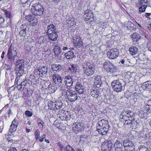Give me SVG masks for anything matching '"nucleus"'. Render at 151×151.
<instances>
[{
  "mask_svg": "<svg viewBox=\"0 0 151 151\" xmlns=\"http://www.w3.org/2000/svg\"><path fill=\"white\" fill-rule=\"evenodd\" d=\"M8 151H17L16 148L11 146L8 150Z\"/></svg>",
  "mask_w": 151,
  "mask_h": 151,
  "instance_id": "53",
  "label": "nucleus"
},
{
  "mask_svg": "<svg viewBox=\"0 0 151 151\" xmlns=\"http://www.w3.org/2000/svg\"><path fill=\"white\" fill-rule=\"evenodd\" d=\"M35 138L36 141H37L39 139L40 137V132L38 130H35Z\"/></svg>",
  "mask_w": 151,
  "mask_h": 151,
  "instance_id": "40",
  "label": "nucleus"
},
{
  "mask_svg": "<svg viewBox=\"0 0 151 151\" xmlns=\"http://www.w3.org/2000/svg\"><path fill=\"white\" fill-rule=\"evenodd\" d=\"M67 151H75L70 145H67L66 147Z\"/></svg>",
  "mask_w": 151,
  "mask_h": 151,
  "instance_id": "50",
  "label": "nucleus"
},
{
  "mask_svg": "<svg viewBox=\"0 0 151 151\" xmlns=\"http://www.w3.org/2000/svg\"><path fill=\"white\" fill-rule=\"evenodd\" d=\"M111 86L113 90L118 92H121L122 89V84L119 80H114L111 83Z\"/></svg>",
  "mask_w": 151,
  "mask_h": 151,
  "instance_id": "6",
  "label": "nucleus"
},
{
  "mask_svg": "<svg viewBox=\"0 0 151 151\" xmlns=\"http://www.w3.org/2000/svg\"><path fill=\"white\" fill-rule=\"evenodd\" d=\"M61 48L58 44H56L53 47V50L55 54L56 55H58L61 52Z\"/></svg>",
  "mask_w": 151,
  "mask_h": 151,
  "instance_id": "28",
  "label": "nucleus"
},
{
  "mask_svg": "<svg viewBox=\"0 0 151 151\" xmlns=\"http://www.w3.org/2000/svg\"><path fill=\"white\" fill-rule=\"evenodd\" d=\"M61 86L60 90L62 92V96H65L66 94V91L68 86L64 83Z\"/></svg>",
  "mask_w": 151,
  "mask_h": 151,
  "instance_id": "30",
  "label": "nucleus"
},
{
  "mask_svg": "<svg viewBox=\"0 0 151 151\" xmlns=\"http://www.w3.org/2000/svg\"><path fill=\"white\" fill-rule=\"evenodd\" d=\"M132 40L133 42L135 43L137 42L140 38V35L136 33H134L131 35Z\"/></svg>",
  "mask_w": 151,
  "mask_h": 151,
  "instance_id": "26",
  "label": "nucleus"
},
{
  "mask_svg": "<svg viewBox=\"0 0 151 151\" xmlns=\"http://www.w3.org/2000/svg\"><path fill=\"white\" fill-rule=\"evenodd\" d=\"M39 73L40 76L41 75L44 76L47 74L48 71L47 68L45 66L39 67Z\"/></svg>",
  "mask_w": 151,
  "mask_h": 151,
  "instance_id": "24",
  "label": "nucleus"
},
{
  "mask_svg": "<svg viewBox=\"0 0 151 151\" xmlns=\"http://www.w3.org/2000/svg\"><path fill=\"white\" fill-rule=\"evenodd\" d=\"M23 80L24 81L21 83H20V82L19 81V83H20L21 84L22 86L24 88L26 85L27 84V81L25 79V80L24 79Z\"/></svg>",
  "mask_w": 151,
  "mask_h": 151,
  "instance_id": "48",
  "label": "nucleus"
},
{
  "mask_svg": "<svg viewBox=\"0 0 151 151\" xmlns=\"http://www.w3.org/2000/svg\"><path fill=\"white\" fill-rule=\"evenodd\" d=\"M144 103L145 105H146L145 107L148 108L149 107V108H150V106L151 107V100L148 101L147 102L146 101ZM150 109V108H149V109Z\"/></svg>",
  "mask_w": 151,
  "mask_h": 151,
  "instance_id": "45",
  "label": "nucleus"
},
{
  "mask_svg": "<svg viewBox=\"0 0 151 151\" xmlns=\"http://www.w3.org/2000/svg\"><path fill=\"white\" fill-rule=\"evenodd\" d=\"M99 90L92 89L91 92V94L94 97H97L99 96Z\"/></svg>",
  "mask_w": 151,
  "mask_h": 151,
  "instance_id": "32",
  "label": "nucleus"
},
{
  "mask_svg": "<svg viewBox=\"0 0 151 151\" xmlns=\"http://www.w3.org/2000/svg\"><path fill=\"white\" fill-rule=\"evenodd\" d=\"M132 113L129 110H124L121 112L120 116V121L123 122L122 119H127L128 118H131L132 117Z\"/></svg>",
  "mask_w": 151,
  "mask_h": 151,
  "instance_id": "11",
  "label": "nucleus"
},
{
  "mask_svg": "<svg viewBox=\"0 0 151 151\" xmlns=\"http://www.w3.org/2000/svg\"><path fill=\"white\" fill-rule=\"evenodd\" d=\"M24 62L23 60H18L16 64L17 70H18L17 78V80L23 77L22 75L24 73Z\"/></svg>",
  "mask_w": 151,
  "mask_h": 151,
  "instance_id": "2",
  "label": "nucleus"
},
{
  "mask_svg": "<svg viewBox=\"0 0 151 151\" xmlns=\"http://www.w3.org/2000/svg\"><path fill=\"white\" fill-rule=\"evenodd\" d=\"M51 68L53 71H59L62 69V65L58 64H53L52 65Z\"/></svg>",
  "mask_w": 151,
  "mask_h": 151,
  "instance_id": "25",
  "label": "nucleus"
},
{
  "mask_svg": "<svg viewBox=\"0 0 151 151\" xmlns=\"http://www.w3.org/2000/svg\"><path fill=\"white\" fill-rule=\"evenodd\" d=\"M48 88L50 92H54L57 89V87L54 85L50 84L48 86Z\"/></svg>",
  "mask_w": 151,
  "mask_h": 151,
  "instance_id": "33",
  "label": "nucleus"
},
{
  "mask_svg": "<svg viewBox=\"0 0 151 151\" xmlns=\"http://www.w3.org/2000/svg\"><path fill=\"white\" fill-rule=\"evenodd\" d=\"M49 38L50 40L55 41L58 38V35L56 33V31L53 32L47 33Z\"/></svg>",
  "mask_w": 151,
  "mask_h": 151,
  "instance_id": "22",
  "label": "nucleus"
},
{
  "mask_svg": "<svg viewBox=\"0 0 151 151\" xmlns=\"http://www.w3.org/2000/svg\"><path fill=\"white\" fill-rule=\"evenodd\" d=\"M139 148V151H146L147 150V148L145 146H140Z\"/></svg>",
  "mask_w": 151,
  "mask_h": 151,
  "instance_id": "49",
  "label": "nucleus"
},
{
  "mask_svg": "<svg viewBox=\"0 0 151 151\" xmlns=\"http://www.w3.org/2000/svg\"><path fill=\"white\" fill-rule=\"evenodd\" d=\"M108 58L111 59L116 58L119 55V51L117 49L113 48L110 49L107 53Z\"/></svg>",
  "mask_w": 151,
  "mask_h": 151,
  "instance_id": "10",
  "label": "nucleus"
},
{
  "mask_svg": "<svg viewBox=\"0 0 151 151\" xmlns=\"http://www.w3.org/2000/svg\"><path fill=\"white\" fill-rule=\"evenodd\" d=\"M81 38L79 36H76L73 39V44H75L78 42H81Z\"/></svg>",
  "mask_w": 151,
  "mask_h": 151,
  "instance_id": "39",
  "label": "nucleus"
},
{
  "mask_svg": "<svg viewBox=\"0 0 151 151\" xmlns=\"http://www.w3.org/2000/svg\"><path fill=\"white\" fill-rule=\"evenodd\" d=\"M46 135L44 134L42 135L41 137H40L39 138V141L40 142H42L43 141L44 139L45 138Z\"/></svg>",
  "mask_w": 151,
  "mask_h": 151,
  "instance_id": "51",
  "label": "nucleus"
},
{
  "mask_svg": "<svg viewBox=\"0 0 151 151\" xmlns=\"http://www.w3.org/2000/svg\"><path fill=\"white\" fill-rule=\"evenodd\" d=\"M93 77L94 86L97 88L100 87L102 83L101 76H96Z\"/></svg>",
  "mask_w": 151,
  "mask_h": 151,
  "instance_id": "16",
  "label": "nucleus"
},
{
  "mask_svg": "<svg viewBox=\"0 0 151 151\" xmlns=\"http://www.w3.org/2000/svg\"><path fill=\"white\" fill-rule=\"evenodd\" d=\"M52 79L53 82L56 83L60 84L62 82L61 77V76L58 74H54L52 75Z\"/></svg>",
  "mask_w": 151,
  "mask_h": 151,
  "instance_id": "19",
  "label": "nucleus"
},
{
  "mask_svg": "<svg viewBox=\"0 0 151 151\" xmlns=\"http://www.w3.org/2000/svg\"><path fill=\"white\" fill-rule=\"evenodd\" d=\"M114 146L115 148V151H123V147L122 144L118 142H117L115 143Z\"/></svg>",
  "mask_w": 151,
  "mask_h": 151,
  "instance_id": "23",
  "label": "nucleus"
},
{
  "mask_svg": "<svg viewBox=\"0 0 151 151\" xmlns=\"http://www.w3.org/2000/svg\"><path fill=\"white\" fill-rule=\"evenodd\" d=\"M74 45L75 47L78 48H80L83 45L82 42L74 44Z\"/></svg>",
  "mask_w": 151,
  "mask_h": 151,
  "instance_id": "46",
  "label": "nucleus"
},
{
  "mask_svg": "<svg viewBox=\"0 0 151 151\" xmlns=\"http://www.w3.org/2000/svg\"><path fill=\"white\" fill-rule=\"evenodd\" d=\"M103 68L106 70L111 72H114L116 71V67L110 62L107 61L104 63Z\"/></svg>",
  "mask_w": 151,
  "mask_h": 151,
  "instance_id": "9",
  "label": "nucleus"
},
{
  "mask_svg": "<svg viewBox=\"0 0 151 151\" xmlns=\"http://www.w3.org/2000/svg\"><path fill=\"white\" fill-rule=\"evenodd\" d=\"M147 149H149L150 150H151V142H149L148 143L147 145Z\"/></svg>",
  "mask_w": 151,
  "mask_h": 151,
  "instance_id": "55",
  "label": "nucleus"
},
{
  "mask_svg": "<svg viewBox=\"0 0 151 151\" xmlns=\"http://www.w3.org/2000/svg\"><path fill=\"white\" fill-rule=\"evenodd\" d=\"M29 0H21V2L23 4L26 3Z\"/></svg>",
  "mask_w": 151,
  "mask_h": 151,
  "instance_id": "60",
  "label": "nucleus"
},
{
  "mask_svg": "<svg viewBox=\"0 0 151 151\" xmlns=\"http://www.w3.org/2000/svg\"><path fill=\"white\" fill-rule=\"evenodd\" d=\"M38 125L40 128L42 129L43 127L42 124L41 122L38 124Z\"/></svg>",
  "mask_w": 151,
  "mask_h": 151,
  "instance_id": "59",
  "label": "nucleus"
},
{
  "mask_svg": "<svg viewBox=\"0 0 151 151\" xmlns=\"http://www.w3.org/2000/svg\"><path fill=\"white\" fill-rule=\"evenodd\" d=\"M7 55L11 56H15L17 57V52L15 49L13 47L12 45H11L8 51Z\"/></svg>",
  "mask_w": 151,
  "mask_h": 151,
  "instance_id": "21",
  "label": "nucleus"
},
{
  "mask_svg": "<svg viewBox=\"0 0 151 151\" xmlns=\"http://www.w3.org/2000/svg\"><path fill=\"white\" fill-rule=\"evenodd\" d=\"M4 66L5 68L7 70H9L10 68V66L6 64H5Z\"/></svg>",
  "mask_w": 151,
  "mask_h": 151,
  "instance_id": "54",
  "label": "nucleus"
},
{
  "mask_svg": "<svg viewBox=\"0 0 151 151\" xmlns=\"http://www.w3.org/2000/svg\"><path fill=\"white\" fill-rule=\"evenodd\" d=\"M39 67L38 68V69H35L34 70V72L35 73L36 72L37 73V72H38L39 73Z\"/></svg>",
  "mask_w": 151,
  "mask_h": 151,
  "instance_id": "62",
  "label": "nucleus"
},
{
  "mask_svg": "<svg viewBox=\"0 0 151 151\" xmlns=\"http://www.w3.org/2000/svg\"><path fill=\"white\" fill-rule=\"evenodd\" d=\"M150 14L149 13H146L145 14V16L147 17L148 16H150Z\"/></svg>",
  "mask_w": 151,
  "mask_h": 151,
  "instance_id": "64",
  "label": "nucleus"
},
{
  "mask_svg": "<svg viewBox=\"0 0 151 151\" xmlns=\"http://www.w3.org/2000/svg\"><path fill=\"white\" fill-rule=\"evenodd\" d=\"M123 145L125 151H135L134 143L129 139H126L123 142Z\"/></svg>",
  "mask_w": 151,
  "mask_h": 151,
  "instance_id": "5",
  "label": "nucleus"
},
{
  "mask_svg": "<svg viewBox=\"0 0 151 151\" xmlns=\"http://www.w3.org/2000/svg\"><path fill=\"white\" fill-rule=\"evenodd\" d=\"M75 85V88L76 91L80 94H82L84 92L83 87L79 82L76 81L74 83Z\"/></svg>",
  "mask_w": 151,
  "mask_h": 151,
  "instance_id": "18",
  "label": "nucleus"
},
{
  "mask_svg": "<svg viewBox=\"0 0 151 151\" xmlns=\"http://www.w3.org/2000/svg\"><path fill=\"white\" fill-rule=\"evenodd\" d=\"M31 11L34 15L41 16L43 14L44 9L42 5L40 4H35L32 6Z\"/></svg>",
  "mask_w": 151,
  "mask_h": 151,
  "instance_id": "3",
  "label": "nucleus"
},
{
  "mask_svg": "<svg viewBox=\"0 0 151 151\" xmlns=\"http://www.w3.org/2000/svg\"><path fill=\"white\" fill-rule=\"evenodd\" d=\"M18 122L16 118H14L12 121V124L10 126L9 131L11 133L15 131L18 125Z\"/></svg>",
  "mask_w": 151,
  "mask_h": 151,
  "instance_id": "15",
  "label": "nucleus"
},
{
  "mask_svg": "<svg viewBox=\"0 0 151 151\" xmlns=\"http://www.w3.org/2000/svg\"><path fill=\"white\" fill-rule=\"evenodd\" d=\"M48 106L49 107V108L50 109L52 110L53 109H54V106L52 105V104L51 105V104H49L48 105Z\"/></svg>",
  "mask_w": 151,
  "mask_h": 151,
  "instance_id": "56",
  "label": "nucleus"
},
{
  "mask_svg": "<svg viewBox=\"0 0 151 151\" xmlns=\"http://www.w3.org/2000/svg\"><path fill=\"white\" fill-rule=\"evenodd\" d=\"M52 105L54 106V110H56L61 109L62 107V104L61 102H58L55 104H52Z\"/></svg>",
  "mask_w": 151,
  "mask_h": 151,
  "instance_id": "35",
  "label": "nucleus"
},
{
  "mask_svg": "<svg viewBox=\"0 0 151 151\" xmlns=\"http://www.w3.org/2000/svg\"><path fill=\"white\" fill-rule=\"evenodd\" d=\"M20 79H21V78H20V79H19V80L18 79V80H17V81H20ZM17 79V78L16 79V80ZM17 88L19 89V90L20 91H22L24 89V87H23L22 86V85H21V84L20 83H20L19 84H18V82H17Z\"/></svg>",
  "mask_w": 151,
  "mask_h": 151,
  "instance_id": "41",
  "label": "nucleus"
},
{
  "mask_svg": "<svg viewBox=\"0 0 151 151\" xmlns=\"http://www.w3.org/2000/svg\"><path fill=\"white\" fill-rule=\"evenodd\" d=\"M129 51L132 55H134L137 53L138 52V49L136 47L132 46L129 48Z\"/></svg>",
  "mask_w": 151,
  "mask_h": 151,
  "instance_id": "29",
  "label": "nucleus"
},
{
  "mask_svg": "<svg viewBox=\"0 0 151 151\" xmlns=\"http://www.w3.org/2000/svg\"><path fill=\"white\" fill-rule=\"evenodd\" d=\"M77 65H72L69 68L71 72L72 73H75L77 70Z\"/></svg>",
  "mask_w": 151,
  "mask_h": 151,
  "instance_id": "34",
  "label": "nucleus"
},
{
  "mask_svg": "<svg viewBox=\"0 0 151 151\" xmlns=\"http://www.w3.org/2000/svg\"><path fill=\"white\" fill-rule=\"evenodd\" d=\"M96 126L98 131L102 135L106 134L109 128L107 121L104 119L99 121Z\"/></svg>",
  "mask_w": 151,
  "mask_h": 151,
  "instance_id": "1",
  "label": "nucleus"
},
{
  "mask_svg": "<svg viewBox=\"0 0 151 151\" xmlns=\"http://www.w3.org/2000/svg\"><path fill=\"white\" fill-rule=\"evenodd\" d=\"M147 7L146 5H144L142 6L139 7V11L140 13H142L144 12Z\"/></svg>",
  "mask_w": 151,
  "mask_h": 151,
  "instance_id": "43",
  "label": "nucleus"
},
{
  "mask_svg": "<svg viewBox=\"0 0 151 151\" xmlns=\"http://www.w3.org/2000/svg\"><path fill=\"white\" fill-rule=\"evenodd\" d=\"M60 118L62 120H66V114L63 113L62 114L60 115Z\"/></svg>",
  "mask_w": 151,
  "mask_h": 151,
  "instance_id": "47",
  "label": "nucleus"
},
{
  "mask_svg": "<svg viewBox=\"0 0 151 151\" xmlns=\"http://www.w3.org/2000/svg\"><path fill=\"white\" fill-rule=\"evenodd\" d=\"M66 121L69 120L71 118V115L70 114H68L67 115H66Z\"/></svg>",
  "mask_w": 151,
  "mask_h": 151,
  "instance_id": "52",
  "label": "nucleus"
},
{
  "mask_svg": "<svg viewBox=\"0 0 151 151\" xmlns=\"http://www.w3.org/2000/svg\"><path fill=\"white\" fill-rule=\"evenodd\" d=\"M68 99L71 102L77 100L78 98L76 92L70 89L68 90L66 94Z\"/></svg>",
  "mask_w": 151,
  "mask_h": 151,
  "instance_id": "7",
  "label": "nucleus"
},
{
  "mask_svg": "<svg viewBox=\"0 0 151 151\" xmlns=\"http://www.w3.org/2000/svg\"><path fill=\"white\" fill-rule=\"evenodd\" d=\"M84 73L88 76H91L93 75L95 70L94 66L90 64L86 65L83 67Z\"/></svg>",
  "mask_w": 151,
  "mask_h": 151,
  "instance_id": "4",
  "label": "nucleus"
},
{
  "mask_svg": "<svg viewBox=\"0 0 151 151\" xmlns=\"http://www.w3.org/2000/svg\"><path fill=\"white\" fill-rule=\"evenodd\" d=\"M64 55L68 59H72L74 56V54L72 51H69L67 53H65Z\"/></svg>",
  "mask_w": 151,
  "mask_h": 151,
  "instance_id": "31",
  "label": "nucleus"
},
{
  "mask_svg": "<svg viewBox=\"0 0 151 151\" xmlns=\"http://www.w3.org/2000/svg\"><path fill=\"white\" fill-rule=\"evenodd\" d=\"M68 49V48L67 47H63V50L64 51L67 50Z\"/></svg>",
  "mask_w": 151,
  "mask_h": 151,
  "instance_id": "61",
  "label": "nucleus"
},
{
  "mask_svg": "<svg viewBox=\"0 0 151 151\" xmlns=\"http://www.w3.org/2000/svg\"><path fill=\"white\" fill-rule=\"evenodd\" d=\"M4 12L7 17L10 18L12 17V15L10 11L5 10Z\"/></svg>",
  "mask_w": 151,
  "mask_h": 151,
  "instance_id": "42",
  "label": "nucleus"
},
{
  "mask_svg": "<svg viewBox=\"0 0 151 151\" xmlns=\"http://www.w3.org/2000/svg\"><path fill=\"white\" fill-rule=\"evenodd\" d=\"M26 19L29 22H30L31 25L33 26L36 25L38 22L37 18L33 15H29L26 16Z\"/></svg>",
  "mask_w": 151,
  "mask_h": 151,
  "instance_id": "13",
  "label": "nucleus"
},
{
  "mask_svg": "<svg viewBox=\"0 0 151 151\" xmlns=\"http://www.w3.org/2000/svg\"><path fill=\"white\" fill-rule=\"evenodd\" d=\"M150 113L149 107H145L139 111L138 115L141 118H145Z\"/></svg>",
  "mask_w": 151,
  "mask_h": 151,
  "instance_id": "14",
  "label": "nucleus"
},
{
  "mask_svg": "<svg viewBox=\"0 0 151 151\" xmlns=\"http://www.w3.org/2000/svg\"><path fill=\"white\" fill-rule=\"evenodd\" d=\"M145 87L146 89H151V82L150 81H147L144 83L143 87Z\"/></svg>",
  "mask_w": 151,
  "mask_h": 151,
  "instance_id": "36",
  "label": "nucleus"
},
{
  "mask_svg": "<svg viewBox=\"0 0 151 151\" xmlns=\"http://www.w3.org/2000/svg\"><path fill=\"white\" fill-rule=\"evenodd\" d=\"M113 144L109 139L105 140L101 146L102 151H110L111 150Z\"/></svg>",
  "mask_w": 151,
  "mask_h": 151,
  "instance_id": "8",
  "label": "nucleus"
},
{
  "mask_svg": "<svg viewBox=\"0 0 151 151\" xmlns=\"http://www.w3.org/2000/svg\"><path fill=\"white\" fill-rule=\"evenodd\" d=\"M17 57L16 55L12 56L7 55V57L9 59V60L12 63L14 62V60L17 58Z\"/></svg>",
  "mask_w": 151,
  "mask_h": 151,
  "instance_id": "37",
  "label": "nucleus"
},
{
  "mask_svg": "<svg viewBox=\"0 0 151 151\" xmlns=\"http://www.w3.org/2000/svg\"><path fill=\"white\" fill-rule=\"evenodd\" d=\"M24 25L23 24L22 25V26L21 27L23 29V30H22L20 32V33H21V34L23 33V32H25V33H26L25 31H26V30L25 29H24Z\"/></svg>",
  "mask_w": 151,
  "mask_h": 151,
  "instance_id": "58",
  "label": "nucleus"
},
{
  "mask_svg": "<svg viewBox=\"0 0 151 151\" xmlns=\"http://www.w3.org/2000/svg\"><path fill=\"white\" fill-rule=\"evenodd\" d=\"M148 28L149 30L151 31V24H149L148 27Z\"/></svg>",
  "mask_w": 151,
  "mask_h": 151,
  "instance_id": "63",
  "label": "nucleus"
},
{
  "mask_svg": "<svg viewBox=\"0 0 151 151\" xmlns=\"http://www.w3.org/2000/svg\"><path fill=\"white\" fill-rule=\"evenodd\" d=\"M24 113L27 116L29 117L32 116L33 115V114L32 112L29 110L26 111Z\"/></svg>",
  "mask_w": 151,
  "mask_h": 151,
  "instance_id": "44",
  "label": "nucleus"
},
{
  "mask_svg": "<svg viewBox=\"0 0 151 151\" xmlns=\"http://www.w3.org/2000/svg\"><path fill=\"white\" fill-rule=\"evenodd\" d=\"M75 82H76V81L70 76H67L65 77L63 81L64 83L68 87H70L73 85Z\"/></svg>",
  "mask_w": 151,
  "mask_h": 151,
  "instance_id": "12",
  "label": "nucleus"
},
{
  "mask_svg": "<svg viewBox=\"0 0 151 151\" xmlns=\"http://www.w3.org/2000/svg\"><path fill=\"white\" fill-rule=\"evenodd\" d=\"M47 33L53 32L56 31L55 27L53 24H50L47 26Z\"/></svg>",
  "mask_w": 151,
  "mask_h": 151,
  "instance_id": "27",
  "label": "nucleus"
},
{
  "mask_svg": "<svg viewBox=\"0 0 151 151\" xmlns=\"http://www.w3.org/2000/svg\"><path fill=\"white\" fill-rule=\"evenodd\" d=\"M128 119H124V121H125V122H124V124L125 125V124H129L131 123H132V122L133 121V120H134V119L133 118H132V117H131V118H128Z\"/></svg>",
  "mask_w": 151,
  "mask_h": 151,
  "instance_id": "38",
  "label": "nucleus"
},
{
  "mask_svg": "<svg viewBox=\"0 0 151 151\" xmlns=\"http://www.w3.org/2000/svg\"><path fill=\"white\" fill-rule=\"evenodd\" d=\"M139 1L141 4L146 3L147 2V0H139Z\"/></svg>",
  "mask_w": 151,
  "mask_h": 151,
  "instance_id": "57",
  "label": "nucleus"
},
{
  "mask_svg": "<svg viewBox=\"0 0 151 151\" xmlns=\"http://www.w3.org/2000/svg\"><path fill=\"white\" fill-rule=\"evenodd\" d=\"M84 125L82 122H76L73 125V129L75 131H81L84 129Z\"/></svg>",
  "mask_w": 151,
  "mask_h": 151,
  "instance_id": "17",
  "label": "nucleus"
},
{
  "mask_svg": "<svg viewBox=\"0 0 151 151\" xmlns=\"http://www.w3.org/2000/svg\"><path fill=\"white\" fill-rule=\"evenodd\" d=\"M84 12V16L86 20L88 21L90 19L93 18V15L90 10H86Z\"/></svg>",
  "mask_w": 151,
  "mask_h": 151,
  "instance_id": "20",
  "label": "nucleus"
}]
</instances>
